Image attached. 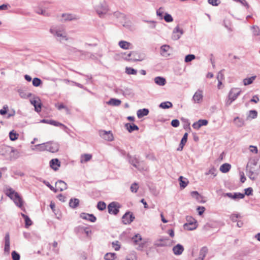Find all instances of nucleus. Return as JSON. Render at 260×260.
I'll return each mask as SVG.
<instances>
[{
  "mask_svg": "<svg viewBox=\"0 0 260 260\" xmlns=\"http://www.w3.org/2000/svg\"><path fill=\"white\" fill-rule=\"evenodd\" d=\"M99 135L100 136L105 139V140L108 141H112L113 140V136L111 131H106L104 130H100L99 131Z\"/></svg>",
  "mask_w": 260,
  "mask_h": 260,
  "instance_id": "nucleus-10",
  "label": "nucleus"
},
{
  "mask_svg": "<svg viewBox=\"0 0 260 260\" xmlns=\"http://www.w3.org/2000/svg\"><path fill=\"white\" fill-rule=\"evenodd\" d=\"M80 217L92 222H94L96 220V217L92 214L82 213L80 214Z\"/></svg>",
  "mask_w": 260,
  "mask_h": 260,
  "instance_id": "nucleus-17",
  "label": "nucleus"
},
{
  "mask_svg": "<svg viewBox=\"0 0 260 260\" xmlns=\"http://www.w3.org/2000/svg\"><path fill=\"white\" fill-rule=\"evenodd\" d=\"M256 76H252L250 78H245L243 80V84L244 85H248L252 83L253 80L255 79Z\"/></svg>",
  "mask_w": 260,
  "mask_h": 260,
  "instance_id": "nucleus-42",
  "label": "nucleus"
},
{
  "mask_svg": "<svg viewBox=\"0 0 260 260\" xmlns=\"http://www.w3.org/2000/svg\"><path fill=\"white\" fill-rule=\"evenodd\" d=\"M67 50L70 54L79 53L80 54L82 55L84 54V52L83 51L79 50L76 48L70 46H67Z\"/></svg>",
  "mask_w": 260,
  "mask_h": 260,
  "instance_id": "nucleus-25",
  "label": "nucleus"
},
{
  "mask_svg": "<svg viewBox=\"0 0 260 260\" xmlns=\"http://www.w3.org/2000/svg\"><path fill=\"white\" fill-rule=\"evenodd\" d=\"M257 116V112L255 110H251L249 111L248 117H251L252 119L256 118Z\"/></svg>",
  "mask_w": 260,
  "mask_h": 260,
  "instance_id": "nucleus-54",
  "label": "nucleus"
},
{
  "mask_svg": "<svg viewBox=\"0 0 260 260\" xmlns=\"http://www.w3.org/2000/svg\"><path fill=\"white\" fill-rule=\"evenodd\" d=\"M231 168V165L228 163H224L220 167V171L223 173L228 172Z\"/></svg>",
  "mask_w": 260,
  "mask_h": 260,
  "instance_id": "nucleus-32",
  "label": "nucleus"
},
{
  "mask_svg": "<svg viewBox=\"0 0 260 260\" xmlns=\"http://www.w3.org/2000/svg\"><path fill=\"white\" fill-rule=\"evenodd\" d=\"M253 36H258L260 35V28L257 25H253L251 27Z\"/></svg>",
  "mask_w": 260,
  "mask_h": 260,
  "instance_id": "nucleus-40",
  "label": "nucleus"
},
{
  "mask_svg": "<svg viewBox=\"0 0 260 260\" xmlns=\"http://www.w3.org/2000/svg\"><path fill=\"white\" fill-rule=\"evenodd\" d=\"M12 258L13 260H20V255L16 251H13L12 252Z\"/></svg>",
  "mask_w": 260,
  "mask_h": 260,
  "instance_id": "nucleus-55",
  "label": "nucleus"
},
{
  "mask_svg": "<svg viewBox=\"0 0 260 260\" xmlns=\"http://www.w3.org/2000/svg\"><path fill=\"white\" fill-rule=\"evenodd\" d=\"M197 210L198 211V214L202 215L205 211V208L203 206H198Z\"/></svg>",
  "mask_w": 260,
  "mask_h": 260,
  "instance_id": "nucleus-64",
  "label": "nucleus"
},
{
  "mask_svg": "<svg viewBox=\"0 0 260 260\" xmlns=\"http://www.w3.org/2000/svg\"><path fill=\"white\" fill-rule=\"evenodd\" d=\"M178 181L179 182L180 187L181 189H184L185 188L189 183L187 179L182 176H180L179 177Z\"/></svg>",
  "mask_w": 260,
  "mask_h": 260,
  "instance_id": "nucleus-27",
  "label": "nucleus"
},
{
  "mask_svg": "<svg viewBox=\"0 0 260 260\" xmlns=\"http://www.w3.org/2000/svg\"><path fill=\"white\" fill-rule=\"evenodd\" d=\"M179 124H180V122L177 119L172 120L171 122V125L174 127H177L179 125Z\"/></svg>",
  "mask_w": 260,
  "mask_h": 260,
  "instance_id": "nucleus-63",
  "label": "nucleus"
},
{
  "mask_svg": "<svg viewBox=\"0 0 260 260\" xmlns=\"http://www.w3.org/2000/svg\"><path fill=\"white\" fill-rule=\"evenodd\" d=\"M127 157L128 158L129 162L132 165H133L135 168L138 169V164L139 163V161L138 159L136 157V156H132L128 154Z\"/></svg>",
  "mask_w": 260,
  "mask_h": 260,
  "instance_id": "nucleus-23",
  "label": "nucleus"
},
{
  "mask_svg": "<svg viewBox=\"0 0 260 260\" xmlns=\"http://www.w3.org/2000/svg\"><path fill=\"white\" fill-rule=\"evenodd\" d=\"M135 217L133 213L130 211H127L122 217V222L124 224H130L134 221Z\"/></svg>",
  "mask_w": 260,
  "mask_h": 260,
  "instance_id": "nucleus-7",
  "label": "nucleus"
},
{
  "mask_svg": "<svg viewBox=\"0 0 260 260\" xmlns=\"http://www.w3.org/2000/svg\"><path fill=\"white\" fill-rule=\"evenodd\" d=\"M94 9L96 13L101 18H103L109 11L108 6L105 1L95 6Z\"/></svg>",
  "mask_w": 260,
  "mask_h": 260,
  "instance_id": "nucleus-4",
  "label": "nucleus"
},
{
  "mask_svg": "<svg viewBox=\"0 0 260 260\" xmlns=\"http://www.w3.org/2000/svg\"><path fill=\"white\" fill-rule=\"evenodd\" d=\"M50 32L55 37H56V40L59 42H61L62 40H65L67 41L68 38L66 35H64L61 32L60 30H58L55 29L50 28Z\"/></svg>",
  "mask_w": 260,
  "mask_h": 260,
  "instance_id": "nucleus-8",
  "label": "nucleus"
},
{
  "mask_svg": "<svg viewBox=\"0 0 260 260\" xmlns=\"http://www.w3.org/2000/svg\"><path fill=\"white\" fill-rule=\"evenodd\" d=\"M92 158V155L90 154H84L81 155V162H86L90 160Z\"/></svg>",
  "mask_w": 260,
  "mask_h": 260,
  "instance_id": "nucleus-38",
  "label": "nucleus"
},
{
  "mask_svg": "<svg viewBox=\"0 0 260 260\" xmlns=\"http://www.w3.org/2000/svg\"><path fill=\"white\" fill-rule=\"evenodd\" d=\"M126 129L129 133H132L135 131H138L139 127L134 123H127L124 125Z\"/></svg>",
  "mask_w": 260,
  "mask_h": 260,
  "instance_id": "nucleus-19",
  "label": "nucleus"
},
{
  "mask_svg": "<svg viewBox=\"0 0 260 260\" xmlns=\"http://www.w3.org/2000/svg\"><path fill=\"white\" fill-rule=\"evenodd\" d=\"M50 167L54 171H57L60 166V162L57 158L52 159L49 162Z\"/></svg>",
  "mask_w": 260,
  "mask_h": 260,
  "instance_id": "nucleus-18",
  "label": "nucleus"
},
{
  "mask_svg": "<svg viewBox=\"0 0 260 260\" xmlns=\"http://www.w3.org/2000/svg\"><path fill=\"white\" fill-rule=\"evenodd\" d=\"M61 17L62 18V19L61 20L62 22L76 20L80 18L79 16L71 13H63Z\"/></svg>",
  "mask_w": 260,
  "mask_h": 260,
  "instance_id": "nucleus-9",
  "label": "nucleus"
},
{
  "mask_svg": "<svg viewBox=\"0 0 260 260\" xmlns=\"http://www.w3.org/2000/svg\"><path fill=\"white\" fill-rule=\"evenodd\" d=\"M80 201L77 198H72L69 201V206L73 209H76L79 205Z\"/></svg>",
  "mask_w": 260,
  "mask_h": 260,
  "instance_id": "nucleus-29",
  "label": "nucleus"
},
{
  "mask_svg": "<svg viewBox=\"0 0 260 260\" xmlns=\"http://www.w3.org/2000/svg\"><path fill=\"white\" fill-rule=\"evenodd\" d=\"M208 249L206 246L203 247L200 251L199 256L202 257L204 259L207 253H208Z\"/></svg>",
  "mask_w": 260,
  "mask_h": 260,
  "instance_id": "nucleus-41",
  "label": "nucleus"
},
{
  "mask_svg": "<svg viewBox=\"0 0 260 260\" xmlns=\"http://www.w3.org/2000/svg\"><path fill=\"white\" fill-rule=\"evenodd\" d=\"M149 110L146 108L139 109L137 111V114L139 118H141L145 116H147L149 114Z\"/></svg>",
  "mask_w": 260,
  "mask_h": 260,
  "instance_id": "nucleus-30",
  "label": "nucleus"
},
{
  "mask_svg": "<svg viewBox=\"0 0 260 260\" xmlns=\"http://www.w3.org/2000/svg\"><path fill=\"white\" fill-rule=\"evenodd\" d=\"M36 12L39 14L42 15L44 16H49V13L47 12L46 10H43L41 8H38L36 10Z\"/></svg>",
  "mask_w": 260,
  "mask_h": 260,
  "instance_id": "nucleus-51",
  "label": "nucleus"
},
{
  "mask_svg": "<svg viewBox=\"0 0 260 260\" xmlns=\"http://www.w3.org/2000/svg\"><path fill=\"white\" fill-rule=\"evenodd\" d=\"M196 58L194 54H188L185 56L184 61L186 63L189 62Z\"/></svg>",
  "mask_w": 260,
  "mask_h": 260,
  "instance_id": "nucleus-50",
  "label": "nucleus"
},
{
  "mask_svg": "<svg viewBox=\"0 0 260 260\" xmlns=\"http://www.w3.org/2000/svg\"><path fill=\"white\" fill-rule=\"evenodd\" d=\"M42 182L48 187H49L51 190L53 191L54 192H56L57 191V189H56L54 187H53L49 182L44 180L42 181Z\"/></svg>",
  "mask_w": 260,
  "mask_h": 260,
  "instance_id": "nucleus-53",
  "label": "nucleus"
},
{
  "mask_svg": "<svg viewBox=\"0 0 260 260\" xmlns=\"http://www.w3.org/2000/svg\"><path fill=\"white\" fill-rule=\"evenodd\" d=\"M197 122L200 127L202 126L207 125L208 123V121L206 119H200Z\"/></svg>",
  "mask_w": 260,
  "mask_h": 260,
  "instance_id": "nucleus-60",
  "label": "nucleus"
},
{
  "mask_svg": "<svg viewBox=\"0 0 260 260\" xmlns=\"http://www.w3.org/2000/svg\"><path fill=\"white\" fill-rule=\"evenodd\" d=\"M246 172L248 177L252 181L256 179V174H254L253 171L252 167L249 166V163H248L246 167Z\"/></svg>",
  "mask_w": 260,
  "mask_h": 260,
  "instance_id": "nucleus-14",
  "label": "nucleus"
},
{
  "mask_svg": "<svg viewBox=\"0 0 260 260\" xmlns=\"http://www.w3.org/2000/svg\"><path fill=\"white\" fill-rule=\"evenodd\" d=\"M41 122L45 123H48L55 126H61L64 129H66L67 128V127L63 124L62 123H61L57 121L52 120V119H44L41 120Z\"/></svg>",
  "mask_w": 260,
  "mask_h": 260,
  "instance_id": "nucleus-15",
  "label": "nucleus"
},
{
  "mask_svg": "<svg viewBox=\"0 0 260 260\" xmlns=\"http://www.w3.org/2000/svg\"><path fill=\"white\" fill-rule=\"evenodd\" d=\"M125 73L128 75H136L137 71L131 67H126L125 68Z\"/></svg>",
  "mask_w": 260,
  "mask_h": 260,
  "instance_id": "nucleus-44",
  "label": "nucleus"
},
{
  "mask_svg": "<svg viewBox=\"0 0 260 260\" xmlns=\"http://www.w3.org/2000/svg\"><path fill=\"white\" fill-rule=\"evenodd\" d=\"M184 250L183 246L180 244H177L173 248V251L175 255H179L182 254Z\"/></svg>",
  "mask_w": 260,
  "mask_h": 260,
  "instance_id": "nucleus-20",
  "label": "nucleus"
},
{
  "mask_svg": "<svg viewBox=\"0 0 260 260\" xmlns=\"http://www.w3.org/2000/svg\"><path fill=\"white\" fill-rule=\"evenodd\" d=\"M4 251L7 253L10 252V236L8 233L6 234L5 237Z\"/></svg>",
  "mask_w": 260,
  "mask_h": 260,
  "instance_id": "nucleus-24",
  "label": "nucleus"
},
{
  "mask_svg": "<svg viewBox=\"0 0 260 260\" xmlns=\"http://www.w3.org/2000/svg\"><path fill=\"white\" fill-rule=\"evenodd\" d=\"M181 120L184 122L183 128L186 131H190L191 129L190 127V122L188 119L182 118Z\"/></svg>",
  "mask_w": 260,
  "mask_h": 260,
  "instance_id": "nucleus-45",
  "label": "nucleus"
},
{
  "mask_svg": "<svg viewBox=\"0 0 260 260\" xmlns=\"http://www.w3.org/2000/svg\"><path fill=\"white\" fill-rule=\"evenodd\" d=\"M35 147L40 151H47L46 143L36 145Z\"/></svg>",
  "mask_w": 260,
  "mask_h": 260,
  "instance_id": "nucleus-43",
  "label": "nucleus"
},
{
  "mask_svg": "<svg viewBox=\"0 0 260 260\" xmlns=\"http://www.w3.org/2000/svg\"><path fill=\"white\" fill-rule=\"evenodd\" d=\"M170 49V46L168 45H164L160 47L161 54L162 55H165V53L167 52Z\"/></svg>",
  "mask_w": 260,
  "mask_h": 260,
  "instance_id": "nucleus-49",
  "label": "nucleus"
},
{
  "mask_svg": "<svg viewBox=\"0 0 260 260\" xmlns=\"http://www.w3.org/2000/svg\"><path fill=\"white\" fill-rule=\"evenodd\" d=\"M118 45L119 47L123 49H131L132 44L127 41H120L118 43Z\"/></svg>",
  "mask_w": 260,
  "mask_h": 260,
  "instance_id": "nucleus-31",
  "label": "nucleus"
},
{
  "mask_svg": "<svg viewBox=\"0 0 260 260\" xmlns=\"http://www.w3.org/2000/svg\"><path fill=\"white\" fill-rule=\"evenodd\" d=\"M245 192L243 193L244 198L245 196H252L253 194V189L252 187H249L244 189Z\"/></svg>",
  "mask_w": 260,
  "mask_h": 260,
  "instance_id": "nucleus-52",
  "label": "nucleus"
},
{
  "mask_svg": "<svg viewBox=\"0 0 260 260\" xmlns=\"http://www.w3.org/2000/svg\"><path fill=\"white\" fill-rule=\"evenodd\" d=\"M184 31L183 29L180 28L178 25L176 26L172 33V39L173 40H178L181 37V36L183 34Z\"/></svg>",
  "mask_w": 260,
  "mask_h": 260,
  "instance_id": "nucleus-12",
  "label": "nucleus"
},
{
  "mask_svg": "<svg viewBox=\"0 0 260 260\" xmlns=\"http://www.w3.org/2000/svg\"><path fill=\"white\" fill-rule=\"evenodd\" d=\"M142 238L140 234H135L131 239V241L133 243L134 245H138V247H136V249L138 250L142 251L146 243V241H143Z\"/></svg>",
  "mask_w": 260,
  "mask_h": 260,
  "instance_id": "nucleus-3",
  "label": "nucleus"
},
{
  "mask_svg": "<svg viewBox=\"0 0 260 260\" xmlns=\"http://www.w3.org/2000/svg\"><path fill=\"white\" fill-rule=\"evenodd\" d=\"M240 215L239 214H233L230 216V219L233 222H237V218L240 217Z\"/></svg>",
  "mask_w": 260,
  "mask_h": 260,
  "instance_id": "nucleus-62",
  "label": "nucleus"
},
{
  "mask_svg": "<svg viewBox=\"0 0 260 260\" xmlns=\"http://www.w3.org/2000/svg\"><path fill=\"white\" fill-rule=\"evenodd\" d=\"M25 220V227L28 228L29 226L32 225V222L29 217L28 216L24 219Z\"/></svg>",
  "mask_w": 260,
  "mask_h": 260,
  "instance_id": "nucleus-58",
  "label": "nucleus"
},
{
  "mask_svg": "<svg viewBox=\"0 0 260 260\" xmlns=\"http://www.w3.org/2000/svg\"><path fill=\"white\" fill-rule=\"evenodd\" d=\"M10 147L5 145L0 146V154L5 156L9 152Z\"/></svg>",
  "mask_w": 260,
  "mask_h": 260,
  "instance_id": "nucleus-36",
  "label": "nucleus"
},
{
  "mask_svg": "<svg viewBox=\"0 0 260 260\" xmlns=\"http://www.w3.org/2000/svg\"><path fill=\"white\" fill-rule=\"evenodd\" d=\"M216 171V169L214 167H212L208 172L206 173V175L212 174L215 177L217 175Z\"/></svg>",
  "mask_w": 260,
  "mask_h": 260,
  "instance_id": "nucleus-61",
  "label": "nucleus"
},
{
  "mask_svg": "<svg viewBox=\"0 0 260 260\" xmlns=\"http://www.w3.org/2000/svg\"><path fill=\"white\" fill-rule=\"evenodd\" d=\"M164 18L165 21H166L167 22H171L173 21V18L172 16L167 13L165 14Z\"/></svg>",
  "mask_w": 260,
  "mask_h": 260,
  "instance_id": "nucleus-56",
  "label": "nucleus"
},
{
  "mask_svg": "<svg viewBox=\"0 0 260 260\" xmlns=\"http://www.w3.org/2000/svg\"><path fill=\"white\" fill-rule=\"evenodd\" d=\"M154 82L159 86H164L167 82L165 78L160 76H157L154 79Z\"/></svg>",
  "mask_w": 260,
  "mask_h": 260,
  "instance_id": "nucleus-28",
  "label": "nucleus"
},
{
  "mask_svg": "<svg viewBox=\"0 0 260 260\" xmlns=\"http://www.w3.org/2000/svg\"><path fill=\"white\" fill-rule=\"evenodd\" d=\"M121 101L120 100L112 98L108 102V105L118 106L121 104Z\"/></svg>",
  "mask_w": 260,
  "mask_h": 260,
  "instance_id": "nucleus-35",
  "label": "nucleus"
},
{
  "mask_svg": "<svg viewBox=\"0 0 260 260\" xmlns=\"http://www.w3.org/2000/svg\"><path fill=\"white\" fill-rule=\"evenodd\" d=\"M121 205L119 203L112 202L108 205V212L110 214L117 215L119 212Z\"/></svg>",
  "mask_w": 260,
  "mask_h": 260,
  "instance_id": "nucleus-5",
  "label": "nucleus"
},
{
  "mask_svg": "<svg viewBox=\"0 0 260 260\" xmlns=\"http://www.w3.org/2000/svg\"><path fill=\"white\" fill-rule=\"evenodd\" d=\"M138 188V184L137 183H134L131 185V190L133 192H137Z\"/></svg>",
  "mask_w": 260,
  "mask_h": 260,
  "instance_id": "nucleus-59",
  "label": "nucleus"
},
{
  "mask_svg": "<svg viewBox=\"0 0 260 260\" xmlns=\"http://www.w3.org/2000/svg\"><path fill=\"white\" fill-rule=\"evenodd\" d=\"M116 258V254L115 253H107L104 255L105 260H114Z\"/></svg>",
  "mask_w": 260,
  "mask_h": 260,
  "instance_id": "nucleus-39",
  "label": "nucleus"
},
{
  "mask_svg": "<svg viewBox=\"0 0 260 260\" xmlns=\"http://www.w3.org/2000/svg\"><path fill=\"white\" fill-rule=\"evenodd\" d=\"M56 186L58 187V190H59L60 191H62L64 190H66L68 188V186L67 183L62 180H58L55 183Z\"/></svg>",
  "mask_w": 260,
  "mask_h": 260,
  "instance_id": "nucleus-22",
  "label": "nucleus"
},
{
  "mask_svg": "<svg viewBox=\"0 0 260 260\" xmlns=\"http://www.w3.org/2000/svg\"><path fill=\"white\" fill-rule=\"evenodd\" d=\"M6 194L13 201L15 205L19 208L23 206V201L22 198L19 193L16 192L12 188H9L6 193Z\"/></svg>",
  "mask_w": 260,
  "mask_h": 260,
  "instance_id": "nucleus-1",
  "label": "nucleus"
},
{
  "mask_svg": "<svg viewBox=\"0 0 260 260\" xmlns=\"http://www.w3.org/2000/svg\"><path fill=\"white\" fill-rule=\"evenodd\" d=\"M19 136V134L14 131V130H12L9 133V138L11 141H14L18 139Z\"/></svg>",
  "mask_w": 260,
  "mask_h": 260,
  "instance_id": "nucleus-37",
  "label": "nucleus"
},
{
  "mask_svg": "<svg viewBox=\"0 0 260 260\" xmlns=\"http://www.w3.org/2000/svg\"><path fill=\"white\" fill-rule=\"evenodd\" d=\"M244 198V194L241 192H234L233 193L232 199L236 200L238 199H242Z\"/></svg>",
  "mask_w": 260,
  "mask_h": 260,
  "instance_id": "nucleus-48",
  "label": "nucleus"
},
{
  "mask_svg": "<svg viewBox=\"0 0 260 260\" xmlns=\"http://www.w3.org/2000/svg\"><path fill=\"white\" fill-rule=\"evenodd\" d=\"M112 245L113 248L116 251L119 250V249L120 248V245L119 244V242L118 241L113 242Z\"/></svg>",
  "mask_w": 260,
  "mask_h": 260,
  "instance_id": "nucleus-57",
  "label": "nucleus"
},
{
  "mask_svg": "<svg viewBox=\"0 0 260 260\" xmlns=\"http://www.w3.org/2000/svg\"><path fill=\"white\" fill-rule=\"evenodd\" d=\"M42 84V80L37 77L34 78L32 80V85L35 87H38Z\"/></svg>",
  "mask_w": 260,
  "mask_h": 260,
  "instance_id": "nucleus-47",
  "label": "nucleus"
},
{
  "mask_svg": "<svg viewBox=\"0 0 260 260\" xmlns=\"http://www.w3.org/2000/svg\"><path fill=\"white\" fill-rule=\"evenodd\" d=\"M172 107H173L172 103L169 101L162 102L159 105V108H160L161 109H169V108H172Z\"/></svg>",
  "mask_w": 260,
  "mask_h": 260,
  "instance_id": "nucleus-34",
  "label": "nucleus"
},
{
  "mask_svg": "<svg viewBox=\"0 0 260 260\" xmlns=\"http://www.w3.org/2000/svg\"><path fill=\"white\" fill-rule=\"evenodd\" d=\"M241 92V90L239 88H233L229 93L228 98L232 100V101H234L240 95Z\"/></svg>",
  "mask_w": 260,
  "mask_h": 260,
  "instance_id": "nucleus-11",
  "label": "nucleus"
},
{
  "mask_svg": "<svg viewBox=\"0 0 260 260\" xmlns=\"http://www.w3.org/2000/svg\"><path fill=\"white\" fill-rule=\"evenodd\" d=\"M113 16L120 22H123L126 19V16L124 14L119 11H116L113 14Z\"/></svg>",
  "mask_w": 260,
  "mask_h": 260,
  "instance_id": "nucleus-21",
  "label": "nucleus"
},
{
  "mask_svg": "<svg viewBox=\"0 0 260 260\" xmlns=\"http://www.w3.org/2000/svg\"><path fill=\"white\" fill-rule=\"evenodd\" d=\"M47 151L51 153L57 152L59 149V144L56 142L51 141L46 142Z\"/></svg>",
  "mask_w": 260,
  "mask_h": 260,
  "instance_id": "nucleus-6",
  "label": "nucleus"
},
{
  "mask_svg": "<svg viewBox=\"0 0 260 260\" xmlns=\"http://www.w3.org/2000/svg\"><path fill=\"white\" fill-rule=\"evenodd\" d=\"M183 227L185 230L192 231L195 230L197 228V225L196 224L192 223H186L184 224Z\"/></svg>",
  "mask_w": 260,
  "mask_h": 260,
  "instance_id": "nucleus-33",
  "label": "nucleus"
},
{
  "mask_svg": "<svg viewBox=\"0 0 260 260\" xmlns=\"http://www.w3.org/2000/svg\"><path fill=\"white\" fill-rule=\"evenodd\" d=\"M124 55L125 56L124 57V59L127 61H141L146 58L145 53L137 51H131L127 54L124 53Z\"/></svg>",
  "mask_w": 260,
  "mask_h": 260,
  "instance_id": "nucleus-2",
  "label": "nucleus"
},
{
  "mask_svg": "<svg viewBox=\"0 0 260 260\" xmlns=\"http://www.w3.org/2000/svg\"><path fill=\"white\" fill-rule=\"evenodd\" d=\"M96 207L100 211H103L106 208V204L104 202L100 201L98 203Z\"/></svg>",
  "mask_w": 260,
  "mask_h": 260,
  "instance_id": "nucleus-46",
  "label": "nucleus"
},
{
  "mask_svg": "<svg viewBox=\"0 0 260 260\" xmlns=\"http://www.w3.org/2000/svg\"><path fill=\"white\" fill-rule=\"evenodd\" d=\"M202 91L201 90H198L197 91L192 97V99L196 103H200L203 99Z\"/></svg>",
  "mask_w": 260,
  "mask_h": 260,
  "instance_id": "nucleus-26",
  "label": "nucleus"
},
{
  "mask_svg": "<svg viewBox=\"0 0 260 260\" xmlns=\"http://www.w3.org/2000/svg\"><path fill=\"white\" fill-rule=\"evenodd\" d=\"M169 239L168 237L160 238L156 240L154 244V245L156 247H165L168 245V242Z\"/></svg>",
  "mask_w": 260,
  "mask_h": 260,
  "instance_id": "nucleus-13",
  "label": "nucleus"
},
{
  "mask_svg": "<svg viewBox=\"0 0 260 260\" xmlns=\"http://www.w3.org/2000/svg\"><path fill=\"white\" fill-rule=\"evenodd\" d=\"M40 100L38 97L35 98L30 100V103L34 106L35 111L40 112L41 111L42 104L39 102Z\"/></svg>",
  "mask_w": 260,
  "mask_h": 260,
  "instance_id": "nucleus-16",
  "label": "nucleus"
}]
</instances>
